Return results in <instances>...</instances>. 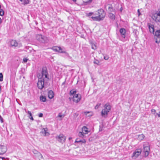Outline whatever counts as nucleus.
<instances>
[{"label": "nucleus", "mask_w": 160, "mask_h": 160, "mask_svg": "<svg viewBox=\"0 0 160 160\" xmlns=\"http://www.w3.org/2000/svg\"><path fill=\"white\" fill-rule=\"evenodd\" d=\"M152 113L154 114L155 112H156V110L154 109H152L151 110Z\"/></svg>", "instance_id": "72a5a7b5"}, {"label": "nucleus", "mask_w": 160, "mask_h": 160, "mask_svg": "<svg viewBox=\"0 0 160 160\" xmlns=\"http://www.w3.org/2000/svg\"><path fill=\"white\" fill-rule=\"evenodd\" d=\"M41 133L44 136H48L49 135V133L48 132L47 128H43L42 130Z\"/></svg>", "instance_id": "ddd939ff"}, {"label": "nucleus", "mask_w": 160, "mask_h": 160, "mask_svg": "<svg viewBox=\"0 0 160 160\" xmlns=\"http://www.w3.org/2000/svg\"><path fill=\"white\" fill-rule=\"evenodd\" d=\"M28 60V59L26 58H24L23 59V62H27Z\"/></svg>", "instance_id": "f704fd0d"}, {"label": "nucleus", "mask_w": 160, "mask_h": 160, "mask_svg": "<svg viewBox=\"0 0 160 160\" xmlns=\"http://www.w3.org/2000/svg\"><path fill=\"white\" fill-rule=\"evenodd\" d=\"M90 131L88 128L86 126H83L82 129V132H80L78 133V136L81 138H83L84 134H87Z\"/></svg>", "instance_id": "423d86ee"}, {"label": "nucleus", "mask_w": 160, "mask_h": 160, "mask_svg": "<svg viewBox=\"0 0 160 160\" xmlns=\"http://www.w3.org/2000/svg\"><path fill=\"white\" fill-rule=\"evenodd\" d=\"M76 93V91H75L73 90H71L70 92V96H73V95L75 94V93Z\"/></svg>", "instance_id": "bb28decb"}, {"label": "nucleus", "mask_w": 160, "mask_h": 160, "mask_svg": "<svg viewBox=\"0 0 160 160\" xmlns=\"http://www.w3.org/2000/svg\"><path fill=\"white\" fill-rule=\"evenodd\" d=\"M3 81V75L1 73H0V81Z\"/></svg>", "instance_id": "2f4dec72"}, {"label": "nucleus", "mask_w": 160, "mask_h": 160, "mask_svg": "<svg viewBox=\"0 0 160 160\" xmlns=\"http://www.w3.org/2000/svg\"><path fill=\"white\" fill-rule=\"evenodd\" d=\"M52 49L56 52H57L60 53H66V52L63 51L62 49L60 47L55 46L52 48Z\"/></svg>", "instance_id": "9b49d317"}, {"label": "nucleus", "mask_w": 160, "mask_h": 160, "mask_svg": "<svg viewBox=\"0 0 160 160\" xmlns=\"http://www.w3.org/2000/svg\"><path fill=\"white\" fill-rule=\"evenodd\" d=\"M109 17L112 20H113L115 18V16L113 13H109L108 15Z\"/></svg>", "instance_id": "412c9836"}, {"label": "nucleus", "mask_w": 160, "mask_h": 160, "mask_svg": "<svg viewBox=\"0 0 160 160\" xmlns=\"http://www.w3.org/2000/svg\"><path fill=\"white\" fill-rule=\"evenodd\" d=\"M54 94L52 90H50L48 92V97L50 99L52 98Z\"/></svg>", "instance_id": "a211bd4d"}, {"label": "nucleus", "mask_w": 160, "mask_h": 160, "mask_svg": "<svg viewBox=\"0 0 160 160\" xmlns=\"http://www.w3.org/2000/svg\"><path fill=\"white\" fill-rule=\"evenodd\" d=\"M41 101L43 102H45L46 100V98L45 96H41L40 98Z\"/></svg>", "instance_id": "393cba45"}, {"label": "nucleus", "mask_w": 160, "mask_h": 160, "mask_svg": "<svg viewBox=\"0 0 160 160\" xmlns=\"http://www.w3.org/2000/svg\"><path fill=\"white\" fill-rule=\"evenodd\" d=\"M7 151L6 147L4 146L0 145V154H4Z\"/></svg>", "instance_id": "f8f14e48"}, {"label": "nucleus", "mask_w": 160, "mask_h": 160, "mask_svg": "<svg viewBox=\"0 0 160 160\" xmlns=\"http://www.w3.org/2000/svg\"><path fill=\"white\" fill-rule=\"evenodd\" d=\"M120 32L122 37L125 38V35L126 33V30L123 28H121L120 30Z\"/></svg>", "instance_id": "dca6fc26"}, {"label": "nucleus", "mask_w": 160, "mask_h": 160, "mask_svg": "<svg viewBox=\"0 0 160 160\" xmlns=\"http://www.w3.org/2000/svg\"><path fill=\"white\" fill-rule=\"evenodd\" d=\"M101 105V103H98L97 105L95 107V108L96 109H97Z\"/></svg>", "instance_id": "7c9ffc66"}, {"label": "nucleus", "mask_w": 160, "mask_h": 160, "mask_svg": "<svg viewBox=\"0 0 160 160\" xmlns=\"http://www.w3.org/2000/svg\"><path fill=\"white\" fill-rule=\"evenodd\" d=\"M56 139L59 142L62 143L65 142L66 137L63 134H60L56 137Z\"/></svg>", "instance_id": "6e6552de"}, {"label": "nucleus", "mask_w": 160, "mask_h": 160, "mask_svg": "<svg viewBox=\"0 0 160 160\" xmlns=\"http://www.w3.org/2000/svg\"><path fill=\"white\" fill-rule=\"evenodd\" d=\"M36 40L40 43H44L48 42V38L41 34H37L36 35Z\"/></svg>", "instance_id": "7ed1b4c3"}, {"label": "nucleus", "mask_w": 160, "mask_h": 160, "mask_svg": "<svg viewBox=\"0 0 160 160\" xmlns=\"http://www.w3.org/2000/svg\"><path fill=\"white\" fill-rule=\"evenodd\" d=\"M1 8V5H0V8Z\"/></svg>", "instance_id": "de8ad7c7"}, {"label": "nucleus", "mask_w": 160, "mask_h": 160, "mask_svg": "<svg viewBox=\"0 0 160 160\" xmlns=\"http://www.w3.org/2000/svg\"><path fill=\"white\" fill-rule=\"evenodd\" d=\"M120 11L121 12L122 11V8H120Z\"/></svg>", "instance_id": "c03bdc74"}, {"label": "nucleus", "mask_w": 160, "mask_h": 160, "mask_svg": "<svg viewBox=\"0 0 160 160\" xmlns=\"http://www.w3.org/2000/svg\"><path fill=\"white\" fill-rule=\"evenodd\" d=\"M75 142L77 143H80L82 144V143H85L86 142V141L85 139L79 140L78 139H77L75 141Z\"/></svg>", "instance_id": "aec40b11"}, {"label": "nucleus", "mask_w": 160, "mask_h": 160, "mask_svg": "<svg viewBox=\"0 0 160 160\" xmlns=\"http://www.w3.org/2000/svg\"><path fill=\"white\" fill-rule=\"evenodd\" d=\"M157 115H158V117H159V118H160V114H159V113H157Z\"/></svg>", "instance_id": "79ce46f5"}, {"label": "nucleus", "mask_w": 160, "mask_h": 160, "mask_svg": "<svg viewBox=\"0 0 160 160\" xmlns=\"http://www.w3.org/2000/svg\"><path fill=\"white\" fill-rule=\"evenodd\" d=\"M42 75L41 76H39L41 78H43L45 80L47 81L48 80L49 78L48 77V73L46 68H42Z\"/></svg>", "instance_id": "20e7f679"}, {"label": "nucleus", "mask_w": 160, "mask_h": 160, "mask_svg": "<svg viewBox=\"0 0 160 160\" xmlns=\"http://www.w3.org/2000/svg\"><path fill=\"white\" fill-rule=\"evenodd\" d=\"M93 63L94 64L98 65H100V62L98 60L95 59L93 62Z\"/></svg>", "instance_id": "cd10ccee"}, {"label": "nucleus", "mask_w": 160, "mask_h": 160, "mask_svg": "<svg viewBox=\"0 0 160 160\" xmlns=\"http://www.w3.org/2000/svg\"><path fill=\"white\" fill-rule=\"evenodd\" d=\"M138 16H139L140 15L141 13L140 12L139 10V9L138 10Z\"/></svg>", "instance_id": "ea45409f"}, {"label": "nucleus", "mask_w": 160, "mask_h": 160, "mask_svg": "<svg viewBox=\"0 0 160 160\" xmlns=\"http://www.w3.org/2000/svg\"><path fill=\"white\" fill-rule=\"evenodd\" d=\"M38 116L39 117H42L43 116V114L42 113H40L38 115Z\"/></svg>", "instance_id": "58836bf2"}, {"label": "nucleus", "mask_w": 160, "mask_h": 160, "mask_svg": "<svg viewBox=\"0 0 160 160\" xmlns=\"http://www.w3.org/2000/svg\"><path fill=\"white\" fill-rule=\"evenodd\" d=\"M22 2V3L24 5L27 4L29 3V0H19Z\"/></svg>", "instance_id": "a878e982"}, {"label": "nucleus", "mask_w": 160, "mask_h": 160, "mask_svg": "<svg viewBox=\"0 0 160 160\" xmlns=\"http://www.w3.org/2000/svg\"><path fill=\"white\" fill-rule=\"evenodd\" d=\"M39 155H38V157L39 159L40 160H42V159H43V158L42 156V155L40 153H39Z\"/></svg>", "instance_id": "c756f323"}, {"label": "nucleus", "mask_w": 160, "mask_h": 160, "mask_svg": "<svg viewBox=\"0 0 160 160\" xmlns=\"http://www.w3.org/2000/svg\"><path fill=\"white\" fill-rule=\"evenodd\" d=\"M78 115V114L76 115L77 116Z\"/></svg>", "instance_id": "49530a36"}, {"label": "nucleus", "mask_w": 160, "mask_h": 160, "mask_svg": "<svg viewBox=\"0 0 160 160\" xmlns=\"http://www.w3.org/2000/svg\"><path fill=\"white\" fill-rule=\"evenodd\" d=\"M86 15L87 16L89 17V18L92 19V20L93 21H94V20L92 18L93 17H95L97 16V15L95 14V12H90L87 13Z\"/></svg>", "instance_id": "4468645a"}, {"label": "nucleus", "mask_w": 160, "mask_h": 160, "mask_svg": "<svg viewBox=\"0 0 160 160\" xmlns=\"http://www.w3.org/2000/svg\"><path fill=\"white\" fill-rule=\"evenodd\" d=\"M92 0H89L87 1L86 2L88 3H90L92 2Z\"/></svg>", "instance_id": "a19ab883"}, {"label": "nucleus", "mask_w": 160, "mask_h": 160, "mask_svg": "<svg viewBox=\"0 0 160 160\" xmlns=\"http://www.w3.org/2000/svg\"><path fill=\"white\" fill-rule=\"evenodd\" d=\"M2 22V20H1V18H0V24Z\"/></svg>", "instance_id": "37998d69"}, {"label": "nucleus", "mask_w": 160, "mask_h": 160, "mask_svg": "<svg viewBox=\"0 0 160 160\" xmlns=\"http://www.w3.org/2000/svg\"><path fill=\"white\" fill-rule=\"evenodd\" d=\"M84 113L87 117H90L92 116L93 113L91 112H84Z\"/></svg>", "instance_id": "4be33fe9"}, {"label": "nucleus", "mask_w": 160, "mask_h": 160, "mask_svg": "<svg viewBox=\"0 0 160 160\" xmlns=\"http://www.w3.org/2000/svg\"><path fill=\"white\" fill-rule=\"evenodd\" d=\"M111 107L109 103H107L104 106V108L101 112V115L102 116L105 117L111 110Z\"/></svg>", "instance_id": "f03ea898"}, {"label": "nucleus", "mask_w": 160, "mask_h": 160, "mask_svg": "<svg viewBox=\"0 0 160 160\" xmlns=\"http://www.w3.org/2000/svg\"><path fill=\"white\" fill-rule=\"evenodd\" d=\"M144 136L143 134H141L139 135V138L141 139L144 138Z\"/></svg>", "instance_id": "473e14b6"}, {"label": "nucleus", "mask_w": 160, "mask_h": 160, "mask_svg": "<svg viewBox=\"0 0 160 160\" xmlns=\"http://www.w3.org/2000/svg\"><path fill=\"white\" fill-rule=\"evenodd\" d=\"M73 2H75L76 1V0H72Z\"/></svg>", "instance_id": "a18cd8bd"}, {"label": "nucleus", "mask_w": 160, "mask_h": 160, "mask_svg": "<svg viewBox=\"0 0 160 160\" xmlns=\"http://www.w3.org/2000/svg\"><path fill=\"white\" fill-rule=\"evenodd\" d=\"M4 11L0 8V15L1 16H2L4 15Z\"/></svg>", "instance_id": "c85d7f7f"}, {"label": "nucleus", "mask_w": 160, "mask_h": 160, "mask_svg": "<svg viewBox=\"0 0 160 160\" xmlns=\"http://www.w3.org/2000/svg\"><path fill=\"white\" fill-rule=\"evenodd\" d=\"M0 120L1 121V122L2 123L3 122V119L1 117V115H0Z\"/></svg>", "instance_id": "c9c22d12"}, {"label": "nucleus", "mask_w": 160, "mask_h": 160, "mask_svg": "<svg viewBox=\"0 0 160 160\" xmlns=\"http://www.w3.org/2000/svg\"><path fill=\"white\" fill-rule=\"evenodd\" d=\"M10 44L12 47H17L18 45L17 42L14 40H11L10 41Z\"/></svg>", "instance_id": "f3484780"}, {"label": "nucleus", "mask_w": 160, "mask_h": 160, "mask_svg": "<svg viewBox=\"0 0 160 160\" xmlns=\"http://www.w3.org/2000/svg\"><path fill=\"white\" fill-rule=\"evenodd\" d=\"M46 81L43 78H41L40 76L38 77V82L37 83V86L40 89H42L44 87V82Z\"/></svg>", "instance_id": "0eeeda50"}, {"label": "nucleus", "mask_w": 160, "mask_h": 160, "mask_svg": "<svg viewBox=\"0 0 160 160\" xmlns=\"http://www.w3.org/2000/svg\"><path fill=\"white\" fill-rule=\"evenodd\" d=\"M90 43L91 45L92 48V49L95 50L97 49V46L95 44V42L94 41H91Z\"/></svg>", "instance_id": "6ab92c4d"}, {"label": "nucleus", "mask_w": 160, "mask_h": 160, "mask_svg": "<svg viewBox=\"0 0 160 160\" xmlns=\"http://www.w3.org/2000/svg\"><path fill=\"white\" fill-rule=\"evenodd\" d=\"M25 111L26 113H27L29 115V118L30 119L32 120H34V119L32 116V114L31 112L29 111H28L27 112L26 109H25Z\"/></svg>", "instance_id": "5701e85b"}, {"label": "nucleus", "mask_w": 160, "mask_h": 160, "mask_svg": "<svg viewBox=\"0 0 160 160\" xmlns=\"http://www.w3.org/2000/svg\"><path fill=\"white\" fill-rule=\"evenodd\" d=\"M95 14L97 15V16L92 18L95 21H100L103 20L106 16L105 12L102 9H100L95 12Z\"/></svg>", "instance_id": "f257e3e1"}, {"label": "nucleus", "mask_w": 160, "mask_h": 160, "mask_svg": "<svg viewBox=\"0 0 160 160\" xmlns=\"http://www.w3.org/2000/svg\"><path fill=\"white\" fill-rule=\"evenodd\" d=\"M81 96L80 95L75 93L73 96V100L76 103H78L81 99Z\"/></svg>", "instance_id": "9d476101"}, {"label": "nucleus", "mask_w": 160, "mask_h": 160, "mask_svg": "<svg viewBox=\"0 0 160 160\" xmlns=\"http://www.w3.org/2000/svg\"><path fill=\"white\" fill-rule=\"evenodd\" d=\"M108 9L111 12L112 11H113V8H111L110 7H108Z\"/></svg>", "instance_id": "e433bc0d"}, {"label": "nucleus", "mask_w": 160, "mask_h": 160, "mask_svg": "<svg viewBox=\"0 0 160 160\" xmlns=\"http://www.w3.org/2000/svg\"><path fill=\"white\" fill-rule=\"evenodd\" d=\"M104 58L105 60H107L108 59L109 57L108 56H105Z\"/></svg>", "instance_id": "4c0bfd02"}, {"label": "nucleus", "mask_w": 160, "mask_h": 160, "mask_svg": "<svg viewBox=\"0 0 160 160\" xmlns=\"http://www.w3.org/2000/svg\"><path fill=\"white\" fill-rule=\"evenodd\" d=\"M150 152V147L148 144L146 143L143 145V151L144 156L146 157L148 156Z\"/></svg>", "instance_id": "39448f33"}, {"label": "nucleus", "mask_w": 160, "mask_h": 160, "mask_svg": "<svg viewBox=\"0 0 160 160\" xmlns=\"http://www.w3.org/2000/svg\"><path fill=\"white\" fill-rule=\"evenodd\" d=\"M148 26L150 32L153 33L154 31V26L150 23H148Z\"/></svg>", "instance_id": "2eb2a0df"}, {"label": "nucleus", "mask_w": 160, "mask_h": 160, "mask_svg": "<svg viewBox=\"0 0 160 160\" xmlns=\"http://www.w3.org/2000/svg\"><path fill=\"white\" fill-rule=\"evenodd\" d=\"M64 117V115H62L61 113H59L57 117V118H58V120H61L62 119V118H63Z\"/></svg>", "instance_id": "b1692460"}, {"label": "nucleus", "mask_w": 160, "mask_h": 160, "mask_svg": "<svg viewBox=\"0 0 160 160\" xmlns=\"http://www.w3.org/2000/svg\"><path fill=\"white\" fill-rule=\"evenodd\" d=\"M141 150L140 149H136L133 153L132 156V158L134 159H135L138 157L141 154Z\"/></svg>", "instance_id": "1a4fd4ad"}]
</instances>
